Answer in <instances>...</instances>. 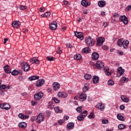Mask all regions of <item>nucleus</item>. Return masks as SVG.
I'll return each instance as SVG.
<instances>
[{
    "label": "nucleus",
    "instance_id": "obj_6",
    "mask_svg": "<svg viewBox=\"0 0 131 131\" xmlns=\"http://www.w3.org/2000/svg\"><path fill=\"white\" fill-rule=\"evenodd\" d=\"M43 97V93L42 92H38L34 95V98L36 101H39V100Z\"/></svg>",
    "mask_w": 131,
    "mask_h": 131
},
{
    "label": "nucleus",
    "instance_id": "obj_30",
    "mask_svg": "<svg viewBox=\"0 0 131 131\" xmlns=\"http://www.w3.org/2000/svg\"><path fill=\"white\" fill-rule=\"evenodd\" d=\"M93 83H98L99 82V77L94 76L93 78Z\"/></svg>",
    "mask_w": 131,
    "mask_h": 131
},
{
    "label": "nucleus",
    "instance_id": "obj_49",
    "mask_svg": "<svg viewBox=\"0 0 131 131\" xmlns=\"http://www.w3.org/2000/svg\"><path fill=\"white\" fill-rule=\"evenodd\" d=\"M117 54H118V55H120V56H122V55H123V52L119 50H117Z\"/></svg>",
    "mask_w": 131,
    "mask_h": 131
},
{
    "label": "nucleus",
    "instance_id": "obj_47",
    "mask_svg": "<svg viewBox=\"0 0 131 131\" xmlns=\"http://www.w3.org/2000/svg\"><path fill=\"white\" fill-rule=\"evenodd\" d=\"M125 81H126V77H123L120 79L121 82H125Z\"/></svg>",
    "mask_w": 131,
    "mask_h": 131
},
{
    "label": "nucleus",
    "instance_id": "obj_12",
    "mask_svg": "<svg viewBox=\"0 0 131 131\" xmlns=\"http://www.w3.org/2000/svg\"><path fill=\"white\" fill-rule=\"evenodd\" d=\"M118 74H117V77H120L121 75L124 73V70L122 69V67H120L118 68Z\"/></svg>",
    "mask_w": 131,
    "mask_h": 131
},
{
    "label": "nucleus",
    "instance_id": "obj_29",
    "mask_svg": "<svg viewBox=\"0 0 131 131\" xmlns=\"http://www.w3.org/2000/svg\"><path fill=\"white\" fill-rule=\"evenodd\" d=\"M18 125L19 127H21V128H26V127L27 126V124H26L24 122H21L18 124Z\"/></svg>",
    "mask_w": 131,
    "mask_h": 131
},
{
    "label": "nucleus",
    "instance_id": "obj_21",
    "mask_svg": "<svg viewBox=\"0 0 131 131\" xmlns=\"http://www.w3.org/2000/svg\"><path fill=\"white\" fill-rule=\"evenodd\" d=\"M45 83V80H38L36 83V86L38 88H39V86H41L42 84H43Z\"/></svg>",
    "mask_w": 131,
    "mask_h": 131
},
{
    "label": "nucleus",
    "instance_id": "obj_51",
    "mask_svg": "<svg viewBox=\"0 0 131 131\" xmlns=\"http://www.w3.org/2000/svg\"><path fill=\"white\" fill-rule=\"evenodd\" d=\"M102 122L103 123V124H107V123H108V120H103L102 121Z\"/></svg>",
    "mask_w": 131,
    "mask_h": 131
},
{
    "label": "nucleus",
    "instance_id": "obj_27",
    "mask_svg": "<svg viewBox=\"0 0 131 131\" xmlns=\"http://www.w3.org/2000/svg\"><path fill=\"white\" fill-rule=\"evenodd\" d=\"M39 77L38 76H32L29 77L28 80L29 81H32V80H36V79H38Z\"/></svg>",
    "mask_w": 131,
    "mask_h": 131
},
{
    "label": "nucleus",
    "instance_id": "obj_39",
    "mask_svg": "<svg viewBox=\"0 0 131 131\" xmlns=\"http://www.w3.org/2000/svg\"><path fill=\"white\" fill-rule=\"evenodd\" d=\"M84 77L85 78V79H91V78H92V75L91 74H86L84 76Z\"/></svg>",
    "mask_w": 131,
    "mask_h": 131
},
{
    "label": "nucleus",
    "instance_id": "obj_63",
    "mask_svg": "<svg viewBox=\"0 0 131 131\" xmlns=\"http://www.w3.org/2000/svg\"><path fill=\"white\" fill-rule=\"evenodd\" d=\"M67 48L71 49V48H72V45H71V44H67Z\"/></svg>",
    "mask_w": 131,
    "mask_h": 131
},
{
    "label": "nucleus",
    "instance_id": "obj_2",
    "mask_svg": "<svg viewBox=\"0 0 131 131\" xmlns=\"http://www.w3.org/2000/svg\"><path fill=\"white\" fill-rule=\"evenodd\" d=\"M85 42L88 47H93L95 45V40L92 38L91 36L86 37Z\"/></svg>",
    "mask_w": 131,
    "mask_h": 131
},
{
    "label": "nucleus",
    "instance_id": "obj_23",
    "mask_svg": "<svg viewBox=\"0 0 131 131\" xmlns=\"http://www.w3.org/2000/svg\"><path fill=\"white\" fill-rule=\"evenodd\" d=\"M96 108H97V109H100L101 111H103L104 110V106H103V103H99L96 105Z\"/></svg>",
    "mask_w": 131,
    "mask_h": 131
},
{
    "label": "nucleus",
    "instance_id": "obj_40",
    "mask_svg": "<svg viewBox=\"0 0 131 131\" xmlns=\"http://www.w3.org/2000/svg\"><path fill=\"white\" fill-rule=\"evenodd\" d=\"M11 74H12V75H13V76L18 75V74H19V72H18V71H17V70H14L11 72Z\"/></svg>",
    "mask_w": 131,
    "mask_h": 131
},
{
    "label": "nucleus",
    "instance_id": "obj_61",
    "mask_svg": "<svg viewBox=\"0 0 131 131\" xmlns=\"http://www.w3.org/2000/svg\"><path fill=\"white\" fill-rule=\"evenodd\" d=\"M36 120V117H32L31 118V121H35Z\"/></svg>",
    "mask_w": 131,
    "mask_h": 131
},
{
    "label": "nucleus",
    "instance_id": "obj_22",
    "mask_svg": "<svg viewBox=\"0 0 131 131\" xmlns=\"http://www.w3.org/2000/svg\"><path fill=\"white\" fill-rule=\"evenodd\" d=\"M67 127L69 130L73 129V128H74V123L70 122L68 123Z\"/></svg>",
    "mask_w": 131,
    "mask_h": 131
},
{
    "label": "nucleus",
    "instance_id": "obj_55",
    "mask_svg": "<svg viewBox=\"0 0 131 131\" xmlns=\"http://www.w3.org/2000/svg\"><path fill=\"white\" fill-rule=\"evenodd\" d=\"M113 16L114 18H118V17H119V14L118 13H115L114 14Z\"/></svg>",
    "mask_w": 131,
    "mask_h": 131
},
{
    "label": "nucleus",
    "instance_id": "obj_35",
    "mask_svg": "<svg viewBox=\"0 0 131 131\" xmlns=\"http://www.w3.org/2000/svg\"><path fill=\"white\" fill-rule=\"evenodd\" d=\"M54 110L56 113H62L63 112V111L62 110H60L58 106H57L56 107L54 108Z\"/></svg>",
    "mask_w": 131,
    "mask_h": 131
},
{
    "label": "nucleus",
    "instance_id": "obj_4",
    "mask_svg": "<svg viewBox=\"0 0 131 131\" xmlns=\"http://www.w3.org/2000/svg\"><path fill=\"white\" fill-rule=\"evenodd\" d=\"M105 41V38L102 37H100L98 38L97 40V47H101V46H103V43H104V42Z\"/></svg>",
    "mask_w": 131,
    "mask_h": 131
},
{
    "label": "nucleus",
    "instance_id": "obj_42",
    "mask_svg": "<svg viewBox=\"0 0 131 131\" xmlns=\"http://www.w3.org/2000/svg\"><path fill=\"white\" fill-rule=\"evenodd\" d=\"M46 59L48 61H55V57H54L48 56L46 57Z\"/></svg>",
    "mask_w": 131,
    "mask_h": 131
},
{
    "label": "nucleus",
    "instance_id": "obj_53",
    "mask_svg": "<svg viewBox=\"0 0 131 131\" xmlns=\"http://www.w3.org/2000/svg\"><path fill=\"white\" fill-rule=\"evenodd\" d=\"M76 111L78 113H80V112H81V108L80 107H78L76 108Z\"/></svg>",
    "mask_w": 131,
    "mask_h": 131
},
{
    "label": "nucleus",
    "instance_id": "obj_64",
    "mask_svg": "<svg viewBox=\"0 0 131 131\" xmlns=\"http://www.w3.org/2000/svg\"><path fill=\"white\" fill-rule=\"evenodd\" d=\"M63 4H64V5H66V6H67V5H68V1H64L63 2Z\"/></svg>",
    "mask_w": 131,
    "mask_h": 131
},
{
    "label": "nucleus",
    "instance_id": "obj_16",
    "mask_svg": "<svg viewBox=\"0 0 131 131\" xmlns=\"http://www.w3.org/2000/svg\"><path fill=\"white\" fill-rule=\"evenodd\" d=\"M81 4L83 7H85V8H88L89 6H91V3H89L86 1V0H82L81 2Z\"/></svg>",
    "mask_w": 131,
    "mask_h": 131
},
{
    "label": "nucleus",
    "instance_id": "obj_28",
    "mask_svg": "<svg viewBox=\"0 0 131 131\" xmlns=\"http://www.w3.org/2000/svg\"><path fill=\"white\" fill-rule=\"evenodd\" d=\"M91 52V49L89 47H85L82 50V53L83 54H88V53H90Z\"/></svg>",
    "mask_w": 131,
    "mask_h": 131
},
{
    "label": "nucleus",
    "instance_id": "obj_10",
    "mask_svg": "<svg viewBox=\"0 0 131 131\" xmlns=\"http://www.w3.org/2000/svg\"><path fill=\"white\" fill-rule=\"evenodd\" d=\"M96 66L97 69H102L104 67V63L101 60L97 61Z\"/></svg>",
    "mask_w": 131,
    "mask_h": 131
},
{
    "label": "nucleus",
    "instance_id": "obj_50",
    "mask_svg": "<svg viewBox=\"0 0 131 131\" xmlns=\"http://www.w3.org/2000/svg\"><path fill=\"white\" fill-rule=\"evenodd\" d=\"M58 124H59V125H62V123H64V120H59L58 121Z\"/></svg>",
    "mask_w": 131,
    "mask_h": 131
},
{
    "label": "nucleus",
    "instance_id": "obj_32",
    "mask_svg": "<svg viewBox=\"0 0 131 131\" xmlns=\"http://www.w3.org/2000/svg\"><path fill=\"white\" fill-rule=\"evenodd\" d=\"M89 84L88 83H85L84 84V87L83 88V92H84V93H85V92H88V91H89Z\"/></svg>",
    "mask_w": 131,
    "mask_h": 131
},
{
    "label": "nucleus",
    "instance_id": "obj_1",
    "mask_svg": "<svg viewBox=\"0 0 131 131\" xmlns=\"http://www.w3.org/2000/svg\"><path fill=\"white\" fill-rule=\"evenodd\" d=\"M117 44L119 47H123L124 49H126V48L128 47L129 41H128L127 40L124 41V39L123 38H121L118 40Z\"/></svg>",
    "mask_w": 131,
    "mask_h": 131
},
{
    "label": "nucleus",
    "instance_id": "obj_37",
    "mask_svg": "<svg viewBox=\"0 0 131 131\" xmlns=\"http://www.w3.org/2000/svg\"><path fill=\"white\" fill-rule=\"evenodd\" d=\"M88 118H90V119H94L95 118V114L93 112L90 113V115L88 116Z\"/></svg>",
    "mask_w": 131,
    "mask_h": 131
},
{
    "label": "nucleus",
    "instance_id": "obj_26",
    "mask_svg": "<svg viewBox=\"0 0 131 131\" xmlns=\"http://www.w3.org/2000/svg\"><path fill=\"white\" fill-rule=\"evenodd\" d=\"M18 117L19 118H20V119H28L29 118V116H25L23 115V114H18Z\"/></svg>",
    "mask_w": 131,
    "mask_h": 131
},
{
    "label": "nucleus",
    "instance_id": "obj_33",
    "mask_svg": "<svg viewBox=\"0 0 131 131\" xmlns=\"http://www.w3.org/2000/svg\"><path fill=\"white\" fill-rule=\"evenodd\" d=\"M50 16H51V12H47L45 14L41 15V17H42V18H48V17H50Z\"/></svg>",
    "mask_w": 131,
    "mask_h": 131
},
{
    "label": "nucleus",
    "instance_id": "obj_3",
    "mask_svg": "<svg viewBox=\"0 0 131 131\" xmlns=\"http://www.w3.org/2000/svg\"><path fill=\"white\" fill-rule=\"evenodd\" d=\"M21 66L23 69H24V71H25L26 72H27L30 70V66L25 62L21 63Z\"/></svg>",
    "mask_w": 131,
    "mask_h": 131
},
{
    "label": "nucleus",
    "instance_id": "obj_8",
    "mask_svg": "<svg viewBox=\"0 0 131 131\" xmlns=\"http://www.w3.org/2000/svg\"><path fill=\"white\" fill-rule=\"evenodd\" d=\"M43 119H45V116L42 115V114H39L36 117V122L40 123L43 121Z\"/></svg>",
    "mask_w": 131,
    "mask_h": 131
},
{
    "label": "nucleus",
    "instance_id": "obj_19",
    "mask_svg": "<svg viewBox=\"0 0 131 131\" xmlns=\"http://www.w3.org/2000/svg\"><path fill=\"white\" fill-rule=\"evenodd\" d=\"M120 98L122 101L124 102V103H128V102H129V99H128V98L126 97V96L124 95H121Z\"/></svg>",
    "mask_w": 131,
    "mask_h": 131
},
{
    "label": "nucleus",
    "instance_id": "obj_24",
    "mask_svg": "<svg viewBox=\"0 0 131 131\" xmlns=\"http://www.w3.org/2000/svg\"><path fill=\"white\" fill-rule=\"evenodd\" d=\"M98 5L100 8H104V7H105V5H106V1H99L98 3Z\"/></svg>",
    "mask_w": 131,
    "mask_h": 131
},
{
    "label": "nucleus",
    "instance_id": "obj_5",
    "mask_svg": "<svg viewBox=\"0 0 131 131\" xmlns=\"http://www.w3.org/2000/svg\"><path fill=\"white\" fill-rule=\"evenodd\" d=\"M120 22H123L125 25L128 24V19L125 15H121L119 18Z\"/></svg>",
    "mask_w": 131,
    "mask_h": 131
},
{
    "label": "nucleus",
    "instance_id": "obj_58",
    "mask_svg": "<svg viewBox=\"0 0 131 131\" xmlns=\"http://www.w3.org/2000/svg\"><path fill=\"white\" fill-rule=\"evenodd\" d=\"M31 105H32V106H34L35 105H36V101H32Z\"/></svg>",
    "mask_w": 131,
    "mask_h": 131
},
{
    "label": "nucleus",
    "instance_id": "obj_25",
    "mask_svg": "<svg viewBox=\"0 0 131 131\" xmlns=\"http://www.w3.org/2000/svg\"><path fill=\"white\" fill-rule=\"evenodd\" d=\"M4 69L6 73H11V70H10V66L9 65L4 66Z\"/></svg>",
    "mask_w": 131,
    "mask_h": 131
},
{
    "label": "nucleus",
    "instance_id": "obj_15",
    "mask_svg": "<svg viewBox=\"0 0 131 131\" xmlns=\"http://www.w3.org/2000/svg\"><path fill=\"white\" fill-rule=\"evenodd\" d=\"M30 62L31 63V64H34L35 63V64H39V63H40V61H39L38 59L34 57L33 58L30 59Z\"/></svg>",
    "mask_w": 131,
    "mask_h": 131
},
{
    "label": "nucleus",
    "instance_id": "obj_31",
    "mask_svg": "<svg viewBox=\"0 0 131 131\" xmlns=\"http://www.w3.org/2000/svg\"><path fill=\"white\" fill-rule=\"evenodd\" d=\"M81 55L79 54H76L74 56V59L75 60H81Z\"/></svg>",
    "mask_w": 131,
    "mask_h": 131
},
{
    "label": "nucleus",
    "instance_id": "obj_60",
    "mask_svg": "<svg viewBox=\"0 0 131 131\" xmlns=\"http://www.w3.org/2000/svg\"><path fill=\"white\" fill-rule=\"evenodd\" d=\"M102 49L105 51L108 50V47L106 46H102Z\"/></svg>",
    "mask_w": 131,
    "mask_h": 131
},
{
    "label": "nucleus",
    "instance_id": "obj_57",
    "mask_svg": "<svg viewBox=\"0 0 131 131\" xmlns=\"http://www.w3.org/2000/svg\"><path fill=\"white\" fill-rule=\"evenodd\" d=\"M103 26L104 27H105V28L107 27V26H108V23H107V22H104V23H103Z\"/></svg>",
    "mask_w": 131,
    "mask_h": 131
},
{
    "label": "nucleus",
    "instance_id": "obj_38",
    "mask_svg": "<svg viewBox=\"0 0 131 131\" xmlns=\"http://www.w3.org/2000/svg\"><path fill=\"white\" fill-rule=\"evenodd\" d=\"M126 126L123 124H120L118 125L119 129H124L125 128Z\"/></svg>",
    "mask_w": 131,
    "mask_h": 131
},
{
    "label": "nucleus",
    "instance_id": "obj_59",
    "mask_svg": "<svg viewBox=\"0 0 131 131\" xmlns=\"http://www.w3.org/2000/svg\"><path fill=\"white\" fill-rule=\"evenodd\" d=\"M126 11H130L131 6H128L126 8Z\"/></svg>",
    "mask_w": 131,
    "mask_h": 131
},
{
    "label": "nucleus",
    "instance_id": "obj_44",
    "mask_svg": "<svg viewBox=\"0 0 131 131\" xmlns=\"http://www.w3.org/2000/svg\"><path fill=\"white\" fill-rule=\"evenodd\" d=\"M109 70V69H104V71H105V75H107V76H109L110 75H111V73H110L109 71H108V70Z\"/></svg>",
    "mask_w": 131,
    "mask_h": 131
},
{
    "label": "nucleus",
    "instance_id": "obj_13",
    "mask_svg": "<svg viewBox=\"0 0 131 131\" xmlns=\"http://www.w3.org/2000/svg\"><path fill=\"white\" fill-rule=\"evenodd\" d=\"M11 25L14 28H19L20 25H21V22L18 20L14 21L12 23Z\"/></svg>",
    "mask_w": 131,
    "mask_h": 131
},
{
    "label": "nucleus",
    "instance_id": "obj_48",
    "mask_svg": "<svg viewBox=\"0 0 131 131\" xmlns=\"http://www.w3.org/2000/svg\"><path fill=\"white\" fill-rule=\"evenodd\" d=\"M19 9L22 11H24V10H25L26 9V6L21 5L19 7Z\"/></svg>",
    "mask_w": 131,
    "mask_h": 131
},
{
    "label": "nucleus",
    "instance_id": "obj_9",
    "mask_svg": "<svg viewBox=\"0 0 131 131\" xmlns=\"http://www.w3.org/2000/svg\"><path fill=\"white\" fill-rule=\"evenodd\" d=\"M75 35L77 37V38H79L81 40H83V34L81 32H74Z\"/></svg>",
    "mask_w": 131,
    "mask_h": 131
},
{
    "label": "nucleus",
    "instance_id": "obj_18",
    "mask_svg": "<svg viewBox=\"0 0 131 131\" xmlns=\"http://www.w3.org/2000/svg\"><path fill=\"white\" fill-rule=\"evenodd\" d=\"M79 100L82 102H83L86 100V94L84 93H82L79 96Z\"/></svg>",
    "mask_w": 131,
    "mask_h": 131
},
{
    "label": "nucleus",
    "instance_id": "obj_62",
    "mask_svg": "<svg viewBox=\"0 0 131 131\" xmlns=\"http://www.w3.org/2000/svg\"><path fill=\"white\" fill-rule=\"evenodd\" d=\"M124 108H125V106L123 105H121L120 106V109H121V110H124Z\"/></svg>",
    "mask_w": 131,
    "mask_h": 131
},
{
    "label": "nucleus",
    "instance_id": "obj_7",
    "mask_svg": "<svg viewBox=\"0 0 131 131\" xmlns=\"http://www.w3.org/2000/svg\"><path fill=\"white\" fill-rule=\"evenodd\" d=\"M0 108L5 110H10L11 109V105L9 103H1L0 104Z\"/></svg>",
    "mask_w": 131,
    "mask_h": 131
},
{
    "label": "nucleus",
    "instance_id": "obj_46",
    "mask_svg": "<svg viewBox=\"0 0 131 131\" xmlns=\"http://www.w3.org/2000/svg\"><path fill=\"white\" fill-rule=\"evenodd\" d=\"M7 88V86L6 85H0V91H3L4 90H5V89Z\"/></svg>",
    "mask_w": 131,
    "mask_h": 131
},
{
    "label": "nucleus",
    "instance_id": "obj_52",
    "mask_svg": "<svg viewBox=\"0 0 131 131\" xmlns=\"http://www.w3.org/2000/svg\"><path fill=\"white\" fill-rule=\"evenodd\" d=\"M39 12H45L46 10L45 9V7H41L39 8Z\"/></svg>",
    "mask_w": 131,
    "mask_h": 131
},
{
    "label": "nucleus",
    "instance_id": "obj_56",
    "mask_svg": "<svg viewBox=\"0 0 131 131\" xmlns=\"http://www.w3.org/2000/svg\"><path fill=\"white\" fill-rule=\"evenodd\" d=\"M56 53L59 54H61L62 53V50H60V47L58 48V50H57Z\"/></svg>",
    "mask_w": 131,
    "mask_h": 131
},
{
    "label": "nucleus",
    "instance_id": "obj_17",
    "mask_svg": "<svg viewBox=\"0 0 131 131\" xmlns=\"http://www.w3.org/2000/svg\"><path fill=\"white\" fill-rule=\"evenodd\" d=\"M92 58L94 61L98 60L99 59V53L93 52L92 54Z\"/></svg>",
    "mask_w": 131,
    "mask_h": 131
},
{
    "label": "nucleus",
    "instance_id": "obj_20",
    "mask_svg": "<svg viewBox=\"0 0 131 131\" xmlns=\"http://www.w3.org/2000/svg\"><path fill=\"white\" fill-rule=\"evenodd\" d=\"M60 84L57 82H55L53 84V88L54 91H58V90L60 89Z\"/></svg>",
    "mask_w": 131,
    "mask_h": 131
},
{
    "label": "nucleus",
    "instance_id": "obj_36",
    "mask_svg": "<svg viewBox=\"0 0 131 131\" xmlns=\"http://www.w3.org/2000/svg\"><path fill=\"white\" fill-rule=\"evenodd\" d=\"M77 119L78 121H83V120H84V118L80 115L77 117Z\"/></svg>",
    "mask_w": 131,
    "mask_h": 131
},
{
    "label": "nucleus",
    "instance_id": "obj_41",
    "mask_svg": "<svg viewBox=\"0 0 131 131\" xmlns=\"http://www.w3.org/2000/svg\"><path fill=\"white\" fill-rule=\"evenodd\" d=\"M84 118V117H86L88 116V112L87 111H84L83 113H82L80 114Z\"/></svg>",
    "mask_w": 131,
    "mask_h": 131
},
{
    "label": "nucleus",
    "instance_id": "obj_34",
    "mask_svg": "<svg viewBox=\"0 0 131 131\" xmlns=\"http://www.w3.org/2000/svg\"><path fill=\"white\" fill-rule=\"evenodd\" d=\"M117 117L118 119H119V120H121V121H124L125 119L124 117L122 116L121 114H118L117 116Z\"/></svg>",
    "mask_w": 131,
    "mask_h": 131
},
{
    "label": "nucleus",
    "instance_id": "obj_14",
    "mask_svg": "<svg viewBox=\"0 0 131 131\" xmlns=\"http://www.w3.org/2000/svg\"><path fill=\"white\" fill-rule=\"evenodd\" d=\"M57 96L58 98H63L64 99H66V98L68 97V95H67V93L64 92H58L57 94Z\"/></svg>",
    "mask_w": 131,
    "mask_h": 131
},
{
    "label": "nucleus",
    "instance_id": "obj_11",
    "mask_svg": "<svg viewBox=\"0 0 131 131\" xmlns=\"http://www.w3.org/2000/svg\"><path fill=\"white\" fill-rule=\"evenodd\" d=\"M49 27L51 30H56L57 27H58V25L57 22L53 21L49 26Z\"/></svg>",
    "mask_w": 131,
    "mask_h": 131
},
{
    "label": "nucleus",
    "instance_id": "obj_54",
    "mask_svg": "<svg viewBox=\"0 0 131 131\" xmlns=\"http://www.w3.org/2000/svg\"><path fill=\"white\" fill-rule=\"evenodd\" d=\"M46 113L47 114V117H50L51 116V111H46Z\"/></svg>",
    "mask_w": 131,
    "mask_h": 131
},
{
    "label": "nucleus",
    "instance_id": "obj_43",
    "mask_svg": "<svg viewBox=\"0 0 131 131\" xmlns=\"http://www.w3.org/2000/svg\"><path fill=\"white\" fill-rule=\"evenodd\" d=\"M107 84H108V85H114V81H113V80H109Z\"/></svg>",
    "mask_w": 131,
    "mask_h": 131
},
{
    "label": "nucleus",
    "instance_id": "obj_45",
    "mask_svg": "<svg viewBox=\"0 0 131 131\" xmlns=\"http://www.w3.org/2000/svg\"><path fill=\"white\" fill-rule=\"evenodd\" d=\"M53 100L56 103H60V100L56 97H54Z\"/></svg>",
    "mask_w": 131,
    "mask_h": 131
}]
</instances>
